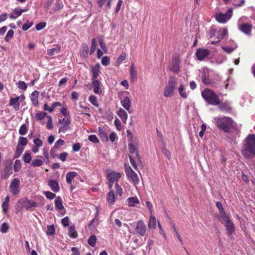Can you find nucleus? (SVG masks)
<instances>
[{"instance_id": "1", "label": "nucleus", "mask_w": 255, "mask_h": 255, "mask_svg": "<svg viewBox=\"0 0 255 255\" xmlns=\"http://www.w3.org/2000/svg\"><path fill=\"white\" fill-rule=\"evenodd\" d=\"M241 151L243 156L246 158L255 155V134H250L246 137Z\"/></svg>"}, {"instance_id": "2", "label": "nucleus", "mask_w": 255, "mask_h": 255, "mask_svg": "<svg viewBox=\"0 0 255 255\" xmlns=\"http://www.w3.org/2000/svg\"><path fill=\"white\" fill-rule=\"evenodd\" d=\"M214 122L218 127L225 132H228L233 126V121L229 117L216 118Z\"/></svg>"}, {"instance_id": "3", "label": "nucleus", "mask_w": 255, "mask_h": 255, "mask_svg": "<svg viewBox=\"0 0 255 255\" xmlns=\"http://www.w3.org/2000/svg\"><path fill=\"white\" fill-rule=\"evenodd\" d=\"M203 98L210 104L217 105L220 101L218 96L212 90L206 89L202 92Z\"/></svg>"}, {"instance_id": "4", "label": "nucleus", "mask_w": 255, "mask_h": 255, "mask_svg": "<svg viewBox=\"0 0 255 255\" xmlns=\"http://www.w3.org/2000/svg\"><path fill=\"white\" fill-rule=\"evenodd\" d=\"M176 81L174 78L171 77L167 84L164 88L163 95L165 97H170L172 96L175 90Z\"/></svg>"}, {"instance_id": "5", "label": "nucleus", "mask_w": 255, "mask_h": 255, "mask_svg": "<svg viewBox=\"0 0 255 255\" xmlns=\"http://www.w3.org/2000/svg\"><path fill=\"white\" fill-rule=\"evenodd\" d=\"M121 176L122 174L119 172L114 171H108L107 173V179L109 182V188L110 190H111L113 187L114 182H117L121 177Z\"/></svg>"}, {"instance_id": "6", "label": "nucleus", "mask_w": 255, "mask_h": 255, "mask_svg": "<svg viewBox=\"0 0 255 255\" xmlns=\"http://www.w3.org/2000/svg\"><path fill=\"white\" fill-rule=\"evenodd\" d=\"M127 178L129 181H132L135 185L139 183V179L137 174L131 169L130 166L125 169Z\"/></svg>"}, {"instance_id": "7", "label": "nucleus", "mask_w": 255, "mask_h": 255, "mask_svg": "<svg viewBox=\"0 0 255 255\" xmlns=\"http://www.w3.org/2000/svg\"><path fill=\"white\" fill-rule=\"evenodd\" d=\"M37 205L36 203L33 200H29L27 198L20 199L17 202L18 207L24 208L28 210L32 207H35Z\"/></svg>"}, {"instance_id": "8", "label": "nucleus", "mask_w": 255, "mask_h": 255, "mask_svg": "<svg viewBox=\"0 0 255 255\" xmlns=\"http://www.w3.org/2000/svg\"><path fill=\"white\" fill-rule=\"evenodd\" d=\"M233 9L230 8L226 13L219 12L216 15V19L220 23H224L228 21L231 17Z\"/></svg>"}, {"instance_id": "9", "label": "nucleus", "mask_w": 255, "mask_h": 255, "mask_svg": "<svg viewBox=\"0 0 255 255\" xmlns=\"http://www.w3.org/2000/svg\"><path fill=\"white\" fill-rule=\"evenodd\" d=\"M146 231V227L142 220H139L137 222L134 228L133 234L138 235L140 236H144Z\"/></svg>"}, {"instance_id": "10", "label": "nucleus", "mask_w": 255, "mask_h": 255, "mask_svg": "<svg viewBox=\"0 0 255 255\" xmlns=\"http://www.w3.org/2000/svg\"><path fill=\"white\" fill-rule=\"evenodd\" d=\"M222 224L226 227L229 235H232L235 231L234 223L230 220L229 215L220 219Z\"/></svg>"}, {"instance_id": "11", "label": "nucleus", "mask_w": 255, "mask_h": 255, "mask_svg": "<svg viewBox=\"0 0 255 255\" xmlns=\"http://www.w3.org/2000/svg\"><path fill=\"white\" fill-rule=\"evenodd\" d=\"M138 144V141L136 139H135L131 140L128 145L130 153V155H133L137 158V160H139L140 159L138 152L137 151Z\"/></svg>"}, {"instance_id": "12", "label": "nucleus", "mask_w": 255, "mask_h": 255, "mask_svg": "<svg viewBox=\"0 0 255 255\" xmlns=\"http://www.w3.org/2000/svg\"><path fill=\"white\" fill-rule=\"evenodd\" d=\"M9 191L13 195H17L20 193V180L17 178H14L11 182Z\"/></svg>"}, {"instance_id": "13", "label": "nucleus", "mask_w": 255, "mask_h": 255, "mask_svg": "<svg viewBox=\"0 0 255 255\" xmlns=\"http://www.w3.org/2000/svg\"><path fill=\"white\" fill-rule=\"evenodd\" d=\"M25 97L23 94L14 98H11L9 100V105L12 106L15 111L19 109L20 102L24 100Z\"/></svg>"}, {"instance_id": "14", "label": "nucleus", "mask_w": 255, "mask_h": 255, "mask_svg": "<svg viewBox=\"0 0 255 255\" xmlns=\"http://www.w3.org/2000/svg\"><path fill=\"white\" fill-rule=\"evenodd\" d=\"M58 123L61 125V126L59 127L58 130L59 133H64L70 128L69 125L71 122L70 120L68 118L59 119Z\"/></svg>"}, {"instance_id": "15", "label": "nucleus", "mask_w": 255, "mask_h": 255, "mask_svg": "<svg viewBox=\"0 0 255 255\" xmlns=\"http://www.w3.org/2000/svg\"><path fill=\"white\" fill-rule=\"evenodd\" d=\"M180 59L178 57H175L173 58L169 66V69L175 73H178L180 71Z\"/></svg>"}, {"instance_id": "16", "label": "nucleus", "mask_w": 255, "mask_h": 255, "mask_svg": "<svg viewBox=\"0 0 255 255\" xmlns=\"http://www.w3.org/2000/svg\"><path fill=\"white\" fill-rule=\"evenodd\" d=\"M123 94L125 95V98L121 100V103L122 106L127 111H129L131 107V99L128 96L129 92L128 91L123 92Z\"/></svg>"}, {"instance_id": "17", "label": "nucleus", "mask_w": 255, "mask_h": 255, "mask_svg": "<svg viewBox=\"0 0 255 255\" xmlns=\"http://www.w3.org/2000/svg\"><path fill=\"white\" fill-rule=\"evenodd\" d=\"M209 51L207 49H198L196 52V55L197 58L199 60H202L204 59L209 55Z\"/></svg>"}, {"instance_id": "18", "label": "nucleus", "mask_w": 255, "mask_h": 255, "mask_svg": "<svg viewBox=\"0 0 255 255\" xmlns=\"http://www.w3.org/2000/svg\"><path fill=\"white\" fill-rule=\"evenodd\" d=\"M39 93L37 91H34L30 95V99L32 105L35 107H37L39 105L38 102Z\"/></svg>"}, {"instance_id": "19", "label": "nucleus", "mask_w": 255, "mask_h": 255, "mask_svg": "<svg viewBox=\"0 0 255 255\" xmlns=\"http://www.w3.org/2000/svg\"><path fill=\"white\" fill-rule=\"evenodd\" d=\"M92 73V80H97V77L100 74V65L99 63L96 64L95 66L91 67Z\"/></svg>"}, {"instance_id": "20", "label": "nucleus", "mask_w": 255, "mask_h": 255, "mask_svg": "<svg viewBox=\"0 0 255 255\" xmlns=\"http://www.w3.org/2000/svg\"><path fill=\"white\" fill-rule=\"evenodd\" d=\"M117 114L120 118L123 123H127L128 115L124 109L121 108H119L117 112Z\"/></svg>"}, {"instance_id": "21", "label": "nucleus", "mask_w": 255, "mask_h": 255, "mask_svg": "<svg viewBox=\"0 0 255 255\" xmlns=\"http://www.w3.org/2000/svg\"><path fill=\"white\" fill-rule=\"evenodd\" d=\"M92 85L93 91L96 94H101L102 92L100 88V82L97 80H92Z\"/></svg>"}, {"instance_id": "22", "label": "nucleus", "mask_w": 255, "mask_h": 255, "mask_svg": "<svg viewBox=\"0 0 255 255\" xmlns=\"http://www.w3.org/2000/svg\"><path fill=\"white\" fill-rule=\"evenodd\" d=\"M178 93L180 96L183 99H186L188 97V93L185 90V87L182 82L180 83L178 88Z\"/></svg>"}, {"instance_id": "23", "label": "nucleus", "mask_w": 255, "mask_h": 255, "mask_svg": "<svg viewBox=\"0 0 255 255\" xmlns=\"http://www.w3.org/2000/svg\"><path fill=\"white\" fill-rule=\"evenodd\" d=\"M127 201L128 205L129 207H135L139 204V201L136 197H129L128 198Z\"/></svg>"}, {"instance_id": "24", "label": "nucleus", "mask_w": 255, "mask_h": 255, "mask_svg": "<svg viewBox=\"0 0 255 255\" xmlns=\"http://www.w3.org/2000/svg\"><path fill=\"white\" fill-rule=\"evenodd\" d=\"M252 28V25L248 23H243L239 25V28L241 31L245 34H249L251 31Z\"/></svg>"}, {"instance_id": "25", "label": "nucleus", "mask_w": 255, "mask_h": 255, "mask_svg": "<svg viewBox=\"0 0 255 255\" xmlns=\"http://www.w3.org/2000/svg\"><path fill=\"white\" fill-rule=\"evenodd\" d=\"M78 174L75 171L68 172L66 175V182L68 184H71L74 178L77 176Z\"/></svg>"}, {"instance_id": "26", "label": "nucleus", "mask_w": 255, "mask_h": 255, "mask_svg": "<svg viewBox=\"0 0 255 255\" xmlns=\"http://www.w3.org/2000/svg\"><path fill=\"white\" fill-rule=\"evenodd\" d=\"M48 185L50 187L51 189L55 192H57L59 190V186L58 183L54 180H50L48 182Z\"/></svg>"}, {"instance_id": "27", "label": "nucleus", "mask_w": 255, "mask_h": 255, "mask_svg": "<svg viewBox=\"0 0 255 255\" xmlns=\"http://www.w3.org/2000/svg\"><path fill=\"white\" fill-rule=\"evenodd\" d=\"M150 215V216L148 223V227L150 229H155L156 228V219L154 216H152V214Z\"/></svg>"}, {"instance_id": "28", "label": "nucleus", "mask_w": 255, "mask_h": 255, "mask_svg": "<svg viewBox=\"0 0 255 255\" xmlns=\"http://www.w3.org/2000/svg\"><path fill=\"white\" fill-rule=\"evenodd\" d=\"M107 201L110 205L114 204L115 201V196L113 190H111L108 194L107 198Z\"/></svg>"}, {"instance_id": "29", "label": "nucleus", "mask_w": 255, "mask_h": 255, "mask_svg": "<svg viewBox=\"0 0 255 255\" xmlns=\"http://www.w3.org/2000/svg\"><path fill=\"white\" fill-rule=\"evenodd\" d=\"M55 208L57 210L60 211L64 209L62 199L60 197H57V198L55 200Z\"/></svg>"}, {"instance_id": "30", "label": "nucleus", "mask_w": 255, "mask_h": 255, "mask_svg": "<svg viewBox=\"0 0 255 255\" xmlns=\"http://www.w3.org/2000/svg\"><path fill=\"white\" fill-rule=\"evenodd\" d=\"M216 206L219 210L220 214V219L224 217L225 216H226L228 215L225 212L223 207V205L221 202H217L216 203Z\"/></svg>"}, {"instance_id": "31", "label": "nucleus", "mask_w": 255, "mask_h": 255, "mask_svg": "<svg viewBox=\"0 0 255 255\" xmlns=\"http://www.w3.org/2000/svg\"><path fill=\"white\" fill-rule=\"evenodd\" d=\"M27 139L23 136H20L18 140L17 145L18 146L22 147H24L27 144Z\"/></svg>"}, {"instance_id": "32", "label": "nucleus", "mask_w": 255, "mask_h": 255, "mask_svg": "<svg viewBox=\"0 0 255 255\" xmlns=\"http://www.w3.org/2000/svg\"><path fill=\"white\" fill-rule=\"evenodd\" d=\"M60 50H61L60 46L58 45H56L55 48L48 49L47 50V54L49 56H52L54 55L55 52L58 53L60 51Z\"/></svg>"}, {"instance_id": "33", "label": "nucleus", "mask_w": 255, "mask_h": 255, "mask_svg": "<svg viewBox=\"0 0 255 255\" xmlns=\"http://www.w3.org/2000/svg\"><path fill=\"white\" fill-rule=\"evenodd\" d=\"M47 116V113L42 111H39L35 114V118L37 121H41Z\"/></svg>"}, {"instance_id": "34", "label": "nucleus", "mask_w": 255, "mask_h": 255, "mask_svg": "<svg viewBox=\"0 0 255 255\" xmlns=\"http://www.w3.org/2000/svg\"><path fill=\"white\" fill-rule=\"evenodd\" d=\"M24 150V147H20L17 145L16 150L14 152V157L15 158H18L20 157L22 152Z\"/></svg>"}, {"instance_id": "35", "label": "nucleus", "mask_w": 255, "mask_h": 255, "mask_svg": "<svg viewBox=\"0 0 255 255\" xmlns=\"http://www.w3.org/2000/svg\"><path fill=\"white\" fill-rule=\"evenodd\" d=\"M98 131L101 137L107 141L108 140V137L106 131L101 127L99 128Z\"/></svg>"}, {"instance_id": "36", "label": "nucleus", "mask_w": 255, "mask_h": 255, "mask_svg": "<svg viewBox=\"0 0 255 255\" xmlns=\"http://www.w3.org/2000/svg\"><path fill=\"white\" fill-rule=\"evenodd\" d=\"M31 155L28 152H25L23 156V160L26 163H29L31 160Z\"/></svg>"}, {"instance_id": "37", "label": "nucleus", "mask_w": 255, "mask_h": 255, "mask_svg": "<svg viewBox=\"0 0 255 255\" xmlns=\"http://www.w3.org/2000/svg\"><path fill=\"white\" fill-rule=\"evenodd\" d=\"M89 101L94 106L98 107L99 103L97 97L94 95H91L89 97Z\"/></svg>"}, {"instance_id": "38", "label": "nucleus", "mask_w": 255, "mask_h": 255, "mask_svg": "<svg viewBox=\"0 0 255 255\" xmlns=\"http://www.w3.org/2000/svg\"><path fill=\"white\" fill-rule=\"evenodd\" d=\"M47 230L46 232L47 235L48 236H52L55 234V229L53 225L47 226Z\"/></svg>"}, {"instance_id": "39", "label": "nucleus", "mask_w": 255, "mask_h": 255, "mask_svg": "<svg viewBox=\"0 0 255 255\" xmlns=\"http://www.w3.org/2000/svg\"><path fill=\"white\" fill-rule=\"evenodd\" d=\"M47 122L46 123V128L48 129H52L53 128V124L52 117L50 116H47Z\"/></svg>"}, {"instance_id": "40", "label": "nucleus", "mask_w": 255, "mask_h": 255, "mask_svg": "<svg viewBox=\"0 0 255 255\" xmlns=\"http://www.w3.org/2000/svg\"><path fill=\"white\" fill-rule=\"evenodd\" d=\"M69 236L72 238H75L77 237V233L75 229L73 226H70L69 228Z\"/></svg>"}, {"instance_id": "41", "label": "nucleus", "mask_w": 255, "mask_h": 255, "mask_svg": "<svg viewBox=\"0 0 255 255\" xmlns=\"http://www.w3.org/2000/svg\"><path fill=\"white\" fill-rule=\"evenodd\" d=\"M126 58V54L125 52H123L118 57L117 61L116 64L117 66H119L120 64L124 61Z\"/></svg>"}, {"instance_id": "42", "label": "nucleus", "mask_w": 255, "mask_h": 255, "mask_svg": "<svg viewBox=\"0 0 255 255\" xmlns=\"http://www.w3.org/2000/svg\"><path fill=\"white\" fill-rule=\"evenodd\" d=\"M16 85L19 89L23 91H25L27 88V85L23 81H19Z\"/></svg>"}, {"instance_id": "43", "label": "nucleus", "mask_w": 255, "mask_h": 255, "mask_svg": "<svg viewBox=\"0 0 255 255\" xmlns=\"http://www.w3.org/2000/svg\"><path fill=\"white\" fill-rule=\"evenodd\" d=\"M97 238L95 235H92L89 238L88 243L91 247H94L96 243Z\"/></svg>"}, {"instance_id": "44", "label": "nucleus", "mask_w": 255, "mask_h": 255, "mask_svg": "<svg viewBox=\"0 0 255 255\" xmlns=\"http://www.w3.org/2000/svg\"><path fill=\"white\" fill-rule=\"evenodd\" d=\"M9 229L8 224L7 223H3L0 228V231L2 233H5Z\"/></svg>"}, {"instance_id": "45", "label": "nucleus", "mask_w": 255, "mask_h": 255, "mask_svg": "<svg viewBox=\"0 0 255 255\" xmlns=\"http://www.w3.org/2000/svg\"><path fill=\"white\" fill-rule=\"evenodd\" d=\"M21 168V162L19 160H16L14 164V170L15 172H18Z\"/></svg>"}, {"instance_id": "46", "label": "nucleus", "mask_w": 255, "mask_h": 255, "mask_svg": "<svg viewBox=\"0 0 255 255\" xmlns=\"http://www.w3.org/2000/svg\"><path fill=\"white\" fill-rule=\"evenodd\" d=\"M13 31L12 30H9L4 38L5 40L7 42H9V40L13 37Z\"/></svg>"}, {"instance_id": "47", "label": "nucleus", "mask_w": 255, "mask_h": 255, "mask_svg": "<svg viewBox=\"0 0 255 255\" xmlns=\"http://www.w3.org/2000/svg\"><path fill=\"white\" fill-rule=\"evenodd\" d=\"M110 59L109 57L106 56L102 57L101 63L104 66H108L110 64Z\"/></svg>"}, {"instance_id": "48", "label": "nucleus", "mask_w": 255, "mask_h": 255, "mask_svg": "<svg viewBox=\"0 0 255 255\" xmlns=\"http://www.w3.org/2000/svg\"><path fill=\"white\" fill-rule=\"evenodd\" d=\"M42 164V160L39 159H34L31 163V165L33 166H40Z\"/></svg>"}, {"instance_id": "49", "label": "nucleus", "mask_w": 255, "mask_h": 255, "mask_svg": "<svg viewBox=\"0 0 255 255\" xmlns=\"http://www.w3.org/2000/svg\"><path fill=\"white\" fill-rule=\"evenodd\" d=\"M43 194L47 198L52 200L56 197V195L50 191H45L43 192Z\"/></svg>"}, {"instance_id": "50", "label": "nucleus", "mask_w": 255, "mask_h": 255, "mask_svg": "<svg viewBox=\"0 0 255 255\" xmlns=\"http://www.w3.org/2000/svg\"><path fill=\"white\" fill-rule=\"evenodd\" d=\"M96 40L95 38H93L92 40V46L90 48V54H92L96 50Z\"/></svg>"}, {"instance_id": "51", "label": "nucleus", "mask_w": 255, "mask_h": 255, "mask_svg": "<svg viewBox=\"0 0 255 255\" xmlns=\"http://www.w3.org/2000/svg\"><path fill=\"white\" fill-rule=\"evenodd\" d=\"M88 139L90 141L94 143H98L99 142V139L97 136L94 134L89 135Z\"/></svg>"}, {"instance_id": "52", "label": "nucleus", "mask_w": 255, "mask_h": 255, "mask_svg": "<svg viewBox=\"0 0 255 255\" xmlns=\"http://www.w3.org/2000/svg\"><path fill=\"white\" fill-rule=\"evenodd\" d=\"M130 75L132 78H135L137 76V72L133 65L130 66Z\"/></svg>"}, {"instance_id": "53", "label": "nucleus", "mask_w": 255, "mask_h": 255, "mask_svg": "<svg viewBox=\"0 0 255 255\" xmlns=\"http://www.w3.org/2000/svg\"><path fill=\"white\" fill-rule=\"evenodd\" d=\"M130 162L132 166L133 167L134 169H136L137 166L135 163V159H137V158L134 156L133 155H129Z\"/></svg>"}, {"instance_id": "54", "label": "nucleus", "mask_w": 255, "mask_h": 255, "mask_svg": "<svg viewBox=\"0 0 255 255\" xmlns=\"http://www.w3.org/2000/svg\"><path fill=\"white\" fill-rule=\"evenodd\" d=\"M27 132V128L25 125H22L19 128V133L21 135H24Z\"/></svg>"}, {"instance_id": "55", "label": "nucleus", "mask_w": 255, "mask_h": 255, "mask_svg": "<svg viewBox=\"0 0 255 255\" xmlns=\"http://www.w3.org/2000/svg\"><path fill=\"white\" fill-rule=\"evenodd\" d=\"M114 124L117 129L120 131L121 130V122L120 120L116 118L115 120Z\"/></svg>"}, {"instance_id": "56", "label": "nucleus", "mask_w": 255, "mask_h": 255, "mask_svg": "<svg viewBox=\"0 0 255 255\" xmlns=\"http://www.w3.org/2000/svg\"><path fill=\"white\" fill-rule=\"evenodd\" d=\"M33 143L36 146H38L39 147H41L43 145L42 141L38 138H35L33 140Z\"/></svg>"}, {"instance_id": "57", "label": "nucleus", "mask_w": 255, "mask_h": 255, "mask_svg": "<svg viewBox=\"0 0 255 255\" xmlns=\"http://www.w3.org/2000/svg\"><path fill=\"white\" fill-rule=\"evenodd\" d=\"M64 141L62 139L58 140L55 143L54 147L56 148H59L60 146L64 144Z\"/></svg>"}, {"instance_id": "58", "label": "nucleus", "mask_w": 255, "mask_h": 255, "mask_svg": "<svg viewBox=\"0 0 255 255\" xmlns=\"http://www.w3.org/2000/svg\"><path fill=\"white\" fill-rule=\"evenodd\" d=\"M206 129V125L205 124H203L201 125V130L200 131L199 135L202 138L203 137L204 133Z\"/></svg>"}, {"instance_id": "59", "label": "nucleus", "mask_w": 255, "mask_h": 255, "mask_svg": "<svg viewBox=\"0 0 255 255\" xmlns=\"http://www.w3.org/2000/svg\"><path fill=\"white\" fill-rule=\"evenodd\" d=\"M236 48V47H235L234 48L233 47H230L227 46H222V48L227 53H231L232 52H233L234 49Z\"/></svg>"}, {"instance_id": "60", "label": "nucleus", "mask_w": 255, "mask_h": 255, "mask_svg": "<svg viewBox=\"0 0 255 255\" xmlns=\"http://www.w3.org/2000/svg\"><path fill=\"white\" fill-rule=\"evenodd\" d=\"M32 22L27 21L26 23H24L22 26V29L24 31L28 30L30 27L32 25Z\"/></svg>"}, {"instance_id": "61", "label": "nucleus", "mask_w": 255, "mask_h": 255, "mask_svg": "<svg viewBox=\"0 0 255 255\" xmlns=\"http://www.w3.org/2000/svg\"><path fill=\"white\" fill-rule=\"evenodd\" d=\"M45 22H40L36 25L35 28L37 30H40L44 28L45 27Z\"/></svg>"}, {"instance_id": "62", "label": "nucleus", "mask_w": 255, "mask_h": 255, "mask_svg": "<svg viewBox=\"0 0 255 255\" xmlns=\"http://www.w3.org/2000/svg\"><path fill=\"white\" fill-rule=\"evenodd\" d=\"M1 206H2V209L3 212L5 214H6L7 213L8 210L9 203L3 202L2 203Z\"/></svg>"}, {"instance_id": "63", "label": "nucleus", "mask_w": 255, "mask_h": 255, "mask_svg": "<svg viewBox=\"0 0 255 255\" xmlns=\"http://www.w3.org/2000/svg\"><path fill=\"white\" fill-rule=\"evenodd\" d=\"M61 223L64 227H67L69 225V220L67 217L63 218L61 220Z\"/></svg>"}, {"instance_id": "64", "label": "nucleus", "mask_w": 255, "mask_h": 255, "mask_svg": "<svg viewBox=\"0 0 255 255\" xmlns=\"http://www.w3.org/2000/svg\"><path fill=\"white\" fill-rule=\"evenodd\" d=\"M116 192L119 196H122L123 193V190L120 186L117 183L116 184Z\"/></svg>"}]
</instances>
